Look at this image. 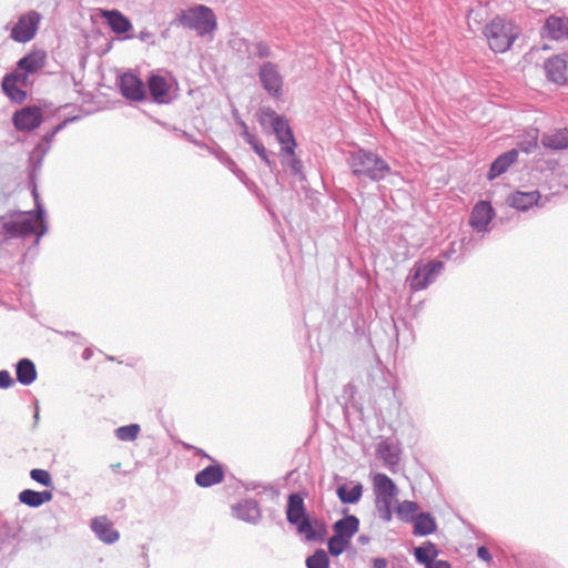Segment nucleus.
<instances>
[{
  "instance_id": "nucleus-23",
  "label": "nucleus",
  "mask_w": 568,
  "mask_h": 568,
  "mask_svg": "<svg viewBox=\"0 0 568 568\" xmlns=\"http://www.w3.org/2000/svg\"><path fill=\"white\" fill-rule=\"evenodd\" d=\"M101 16L116 34L126 33L132 29L131 21L118 10H102Z\"/></svg>"
},
{
  "instance_id": "nucleus-21",
  "label": "nucleus",
  "mask_w": 568,
  "mask_h": 568,
  "mask_svg": "<svg viewBox=\"0 0 568 568\" xmlns=\"http://www.w3.org/2000/svg\"><path fill=\"white\" fill-rule=\"evenodd\" d=\"M310 516L306 514L303 498L298 494H291L287 500L286 519L291 525H298V523L307 519Z\"/></svg>"
},
{
  "instance_id": "nucleus-26",
  "label": "nucleus",
  "mask_w": 568,
  "mask_h": 568,
  "mask_svg": "<svg viewBox=\"0 0 568 568\" xmlns=\"http://www.w3.org/2000/svg\"><path fill=\"white\" fill-rule=\"evenodd\" d=\"M547 37L554 40L568 39V18L550 16L545 23Z\"/></svg>"
},
{
  "instance_id": "nucleus-42",
  "label": "nucleus",
  "mask_w": 568,
  "mask_h": 568,
  "mask_svg": "<svg viewBox=\"0 0 568 568\" xmlns=\"http://www.w3.org/2000/svg\"><path fill=\"white\" fill-rule=\"evenodd\" d=\"M285 156V154H283ZM287 159L283 160V164L286 165L293 175L303 178V164L302 161L296 158L295 150H293V154H286Z\"/></svg>"
},
{
  "instance_id": "nucleus-59",
  "label": "nucleus",
  "mask_w": 568,
  "mask_h": 568,
  "mask_svg": "<svg viewBox=\"0 0 568 568\" xmlns=\"http://www.w3.org/2000/svg\"><path fill=\"white\" fill-rule=\"evenodd\" d=\"M443 256H444L445 258H450L452 253H450V252H444V253H443Z\"/></svg>"
},
{
  "instance_id": "nucleus-56",
  "label": "nucleus",
  "mask_w": 568,
  "mask_h": 568,
  "mask_svg": "<svg viewBox=\"0 0 568 568\" xmlns=\"http://www.w3.org/2000/svg\"><path fill=\"white\" fill-rule=\"evenodd\" d=\"M358 540L362 542V544H366L368 541V537L366 536H359Z\"/></svg>"
},
{
  "instance_id": "nucleus-35",
  "label": "nucleus",
  "mask_w": 568,
  "mask_h": 568,
  "mask_svg": "<svg viewBox=\"0 0 568 568\" xmlns=\"http://www.w3.org/2000/svg\"><path fill=\"white\" fill-rule=\"evenodd\" d=\"M436 555H437L436 546L430 541H428L426 544V546L416 547L414 550V556H415L416 560L420 564H424L426 566V568L435 561L434 557Z\"/></svg>"
},
{
  "instance_id": "nucleus-24",
  "label": "nucleus",
  "mask_w": 568,
  "mask_h": 568,
  "mask_svg": "<svg viewBox=\"0 0 568 568\" xmlns=\"http://www.w3.org/2000/svg\"><path fill=\"white\" fill-rule=\"evenodd\" d=\"M148 88L154 102L166 103L169 102L170 85L166 79L162 75L152 74L148 79Z\"/></svg>"
},
{
  "instance_id": "nucleus-40",
  "label": "nucleus",
  "mask_w": 568,
  "mask_h": 568,
  "mask_svg": "<svg viewBox=\"0 0 568 568\" xmlns=\"http://www.w3.org/2000/svg\"><path fill=\"white\" fill-rule=\"evenodd\" d=\"M140 429L138 424L121 426L115 429V436L119 440L132 442L138 437Z\"/></svg>"
},
{
  "instance_id": "nucleus-1",
  "label": "nucleus",
  "mask_w": 568,
  "mask_h": 568,
  "mask_svg": "<svg viewBox=\"0 0 568 568\" xmlns=\"http://www.w3.org/2000/svg\"><path fill=\"white\" fill-rule=\"evenodd\" d=\"M36 202H38V194L33 191ZM48 231V225L44 221V210L39 203L37 209L32 212L21 213L17 220H7L6 216H0V243L17 237H26L36 233L37 237L34 244H39L41 236Z\"/></svg>"
},
{
  "instance_id": "nucleus-27",
  "label": "nucleus",
  "mask_w": 568,
  "mask_h": 568,
  "mask_svg": "<svg viewBox=\"0 0 568 568\" xmlns=\"http://www.w3.org/2000/svg\"><path fill=\"white\" fill-rule=\"evenodd\" d=\"M375 497L396 498L398 488L385 474L378 473L373 478Z\"/></svg>"
},
{
  "instance_id": "nucleus-45",
  "label": "nucleus",
  "mask_w": 568,
  "mask_h": 568,
  "mask_svg": "<svg viewBox=\"0 0 568 568\" xmlns=\"http://www.w3.org/2000/svg\"><path fill=\"white\" fill-rule=\"evenodd\" d=\"M77 120V116L69 118L60 122L57 126H54L51 131H49L41 140L47 141L48 144L52 145L54 136L62 131L69 122Z\"/></svg>"
},
{
  "instance_id": "nucleus-60",
  "label": "nucleus",
  "mask_w": 568,
  "mask_h": 568,
  "mask_svg": "<svg viewBox=\"0 0 568 568\" xmlns=\"http://www.w3.org/2000/svg\"><path fill=\"white\" fill-rule=\"evenodd\" d=\"M67 335H75L74 332H67Z\"/></svg>"
},
{
  "instance_id": "nucleus-7",
  "label": "nucleus",
  "mask_w": 568,
  "mask_h": 568,
  "mask_svg": "<svg viewBox=\"0 0 568 568\" xmlns=\"http://www.w3.org/2000/svg\"><path fill=\"white\" fill-rule=\"evenodd\" d=\"M258 79L262 88L272 98H280L283 94L284 79L276 63L266 61L260 65Z\"/></svg>"
},
{
  "instance_id": "nucleus-22",
  "label": "nucleus",
  "mask_w": 568,
  "mask_h": 568,
  "mask_svg": "<svg viewBox=\"0 0 568 568\" xmlns=\"http://www.w3.org/2000/svg\"><path fill=\"white\" fill-rule=\"evenodd\" d=\"M223 479V468L217 464L209 465L195 475L196 485L203 488L220 484Z\"/></svg>"
},
{
  "instance_id": "nucleus-48",
  "label": "nucleus",
  "mask_w": 568,
  "mask_h": 568,
  "mask_svg": "<svg viewBox=\"0 0 568 568\" xmlns=\"http://www.w3.org/2000/svg\"><path fill=\"white\" fill-rule=\"evenodd\" d=\"M232 173L243 183L246 187H251V185H254L252 181L248 180L246 173L241 170L239 166L235 168V170L232 171Z\"/></svg>"
},
{
  "instance_id": "nucleus-14",
  "label": "nucleus",
  "mask_w": 568,
  "mask_h": 568,
  "mask_svg": "<svg viewBox=\"0 0 568 568\" xmlns=\"http://www.w3.org/2000/svg\"><path fill=\"white\" fill-rule=\"evenodd\" d=\"M26 85L27 77L21 74L19 71L7 74L2 80V90L8 98L17 103H21L26 100L27 93L23 89L19 88L18 84Z\"/></svg>"
},
{
  "instance_id": "nucleus-33",
  "label": "nucleus",
  "mask_w": 568,
  "mask_h": 568,
  "mask_svg": "<svg viewBox=\"0 0 568 568\" xmlns=\"http://www.w3.org/2000/svg\"><path fill=\"white\" fill-rule=\"evenodd\" d=\"M539 130L537 128H527L520 135L518 148L527 154L532 153L538 148Z\"/></svg>"
},
{
  "instance_id": "nucleus-25",
  "label": "nucleus",
  "mask_w": 568,
  "mask_h": 568,
  "mask_svg": "<svg viewBox=\"0 0 568 568\" xmlns=\"http://www.w3.org/2000/svg\"><path fill=\"white\" fill-rule=\"evenodd\" d=\"M518 150L511 149L503 154H500L495 161L491 163L490 169L488 171L487 178L488 180H494L497 176L505 173L508 168L517 161Z\"/></svg>"
},
{
  "instance_id": "nucleus-44",
  "label": "nucleus",
  "mask_w": 568,
  "mask_h": 568,
  "mask_svg": "<svg viewBox=\"0 0 568 568\" xmlns=\"http://www.w3.org/2000/svg\"><path fill=\"white\" fill-rule=\"evenodd\" d=\"M348 545L349 542L338 539L336 536H332L327 542L328 551L332 556H339Z\"/></svg>"
},
{
  "instance_id": "nucleus-34",
  "label": "nucleus",
  "mask_w": 568,
  "mask_h": 568,
  "mask_svg": "<svg viewBox=\"0 0 568 568\" xmlns=\"http://www.w3.org/2000/svg\"><path fill=\"white\" fill-rule=\"evenodd\" d=\"M336 494L343 504H356L363 495V485L357 483L353 486L341 485L336 489Z\"/></svg>"
},
{
  "instance_id": "nucleus-29",
  "label": "nucleus",
  "mask_w": 568,
  "mask_h": 568,
  "mask_svg": "<svg viewBox=\"0 0 568 568\" xmlns=\"http://www.w3.org/2000/svg\"><path fill=\"white\" fill-rule=\"evenodd\" d=\"M17 381L24 385H31L37 379L36 365L29 358H22L16 366Z\"/></svg>"
},
{
  "instance_id": "nucleus-20",
  "label": "nucleus",
  "mask_w": 568,
  "mask_h": 568,
  "mask_svg": "<svg viewBox=\"0 0 568 568\" xmlns=\"http://www.w3.org/2000/svg\"><path fill=\"white\" fill-rule=\"evenodd\" d=\"M540 194L538 191H516L507 200L508 204L519 211H527L539 204Z\"/></svg>"
},
{
  "instance_id": "nucleus-32",
  "label": "nucleus",
  "mask_w": 568,
  "mask_h": 568,
  "mask_svg": "<svg viewBox=\"0 0 568 568\" xmlns=\"http://www.w3.org/2000/svg\"><path fill=\"white\" fill-rule=\"evenodd\" d=\"M241 45L245 47V50L247 52L248 59H267L272 57V49L271 47L264 42V41H257V42H247L244 39H240L237 41Z\"/></svg>"
},
{
  "instance_id": "nucleus-50",
  "label": "nucleus",
  "mask_w": 568,
  "mask_h": 568,
  "mask_svg": "<svg viewBox=\"0 0 568 568\" xmlns=\"http://www.w3.org/2000/svg\"><path fill=\"white\" fill-rule=\"evenodd\" d=\"M136 38L143 42H148L150 39L153 38V34L149 30L143 29L139 32Z\"/></svg>"
},
{
  "instance_id": "nucleus-58",
  "label": "nucleus",
  "mask_w": 568,
  "mask_h": 568,
  "mask_svg": "<svg viewBox=\"0 0 568 568\" xmlns=\"http://www.w3.org/2000/svg\"><path fill=\"white\" fill-rule=\"evenodd\" d=\"M33 418H34L36 423L39 420V410H38V408L36 409Z\"/></svg>"
},
{
  "instance_id": "nucleus-52",
  "label": "nucleus",
  "mask_w": 568,
  "mask_h": 568,
  "mask_svg": "<svg viewBox=\"0 0 568 568\" xmlns=\"http://www.w3.org/2000/svg\"><path fill=\"white\" fill-rule=\"evenodd\" d=\"M387 560L385 558H374L372 568H387Z\"/></svg>"
},
{
  "instance_id": "nucleus-11",
  "label": "nucleus",
  "mask_w": 568,
  "mask_h": 568,
  "mask_svg": "<svg viewBox=\"0 0 568 568\" xmlns=\"http://www.w3.org/2000/svg\"><path fill=\"white\" fill-rule=\"evenodd\" d=\"M232 515L244 523L257 525L262 518L260 504L253 498L242 499L231 507Z\"/></svg>"
},
{
  "instance_id": "nucleus-53",
  "label": "nucleus",
  "mask_w": 568,
  "mask_h": 568,
  "mask_svg": "<svg viewBox=\"0 0 568 568\" xmlns=\"http://www.w3.org/2000/svg\"><path fill=\"white\" fill-rule=\"evenodd\" d=\"M427 568H452L450 564L446 560H435Z\"/></svg>"
},
{
  "instance_id": "nucleus-4",
  "label": "nucleus",
  "mask_w": 568,
  "mask_h": 568,
  "mask_svg": "<svg viewBox=\"0 0 568 568\" xmlns=\"http://www.w3.org/2000/svg\"><path fill=\"white\" fill-rule=\"evenodd\" d=\"M484 34L489 48L494 52L503 53L511 47L518 37V29L510 20L497 17L485 27Z\"/></svg>"
},
{
  "instance_id": "nucleus-5",
  "label": "nucleus",
  "mask_w": 568,
  "mask_h": 568,
  "mask_svg": "<svg viewBox=\"0 0 568 568\" xmlns=\"http://www.w3.org/2000/svg\"><path fill=\"white\" fill-rule=\"evenodd\" d=\"M443 270L444 263L440 261L432 260L426 263L422 261L416 262L407 277L410 290L418 292L427 288L435 282Z\"/></svg>"
},
{
  "instance_id": "nucleus-16",
  "label": "nucleus",
  "mask_w": 568,
  "mask_h": 568,
  "mask_svg": "<svg viewBox=\"0 0 568 568\" xmlns=\"http://www.w3.org/2000/svg\"><path fill=\"white\" fill-rule=\"evenodd\" d=\"M91 529L95 536L104 544H115L120 534L113 528L112 521L106 516L95 517L91 520Z\"/></svg>"
},
{
  "instance_id": "nucleus-6",
  "label": "nucleus",
  "mask_w": 568,
  "mask_h": 568,
  "mask_svg": "<svg viewBox=\"0 0 568 568\" xmlns=\"http://www.w3.org/2000/svg\"><path fill=\"white\" fill-rule=\"evenodd\" d=\"M42 16L36 10H29L21 14L17 23L11 28L10 38L18 43L31 41L39 29Z\"/></svg>"
},
{
  "instance_id": "nucleus-37",
  "label": "nucleus",
  "mask_w": 568,
  "mask_h": 568,
  "mask_svg": "<svg viewBox=\"0 0 568 568\" xmlns=\"http://www.w3.org/2000/svg\"><path fill=\"white\" fill-rule=\"evenodd\" d=\"M394 499L395 498L375 497V507L378 513V517L385 523H389L392 520V505Z\"/></svg>"
},
{
  "instance_id": "nucleus-57",
  "label": "nucleus",
  "mask_w": 568,
  "mask_h": 568,
  "mask_svg": "<svg viewBox=\"0 0 568 568\" xmlns=\"http://www.w3.org/2000/svg\"><path fill=\"white\" fill-rule=\"evenodd\" d=\"M83 358H84V359H89V358H90L89 349H85V351L83 352Z\"/></svg>"
},
{
  "instance_id": "nucleus-51",
  "label": "nucleus",
  "mask_w": 568,
  "mask_h": 568,
  "mask_svg": "<svg viewBox=\"0 0 568 568\" xmlns=\"http://www.w3.org/2000/svg\"><path fill=\"white\" fill-rule=\"evenodd\" d=\"M40 493V505L42 506L44 503L50 501L53 498V494L49 490L39 491Z\"/></svg>"
},
{
  "instance_id": "nucleus-17",
  "label": "nucleus",
  "mask_w": 568,
  "mask_h": 568,
  "mask_svg": "<svg viewBox=\"0 0 568 568\" xmlns=\"http://www.w3.org/2000/svg\"><path fill=\"white\" fill-rule=\"evenodd\" d=\"M45 62L47 53L43 50H34L18 61L16 71L26 74L28 78L29 74H33L44 68Z\"/></svg>"
},
{
  "instance_id": "nucleus-18",
  "label": "nucleus",
  "mask_w": 568,
  "mask_h": 568,
  "mask_svg": "<svg viewBox=\"0 0 568 568\" xmlns=\"http://www.w3.org/2000/svg\"><path fill=\"white\" fill-rule=\"evenodd\" d=\"M376 455L383 460L385 467L394 470L400 459V448L390 440H382L377 445Z\"/></svg>"
},
{
  "instance_id": "nucleus-12",
  "label": "nucleus",
  "mask_w": 568,
  "mask_h": 568,
  "mask_svg": "<svg viewBox=\"0 0 568 568\" xmlns=\"http://www.w3.org/2000/svg\"><path fill=\"white\" fill-rule=\"evenodd\" d=\"M297 534L307 542H323L327 536V527L321 519H304L295 526Z\"/></svg>"
},
{
  "instance_id": "nucleus-15",
  "label": "nucleus",
  "mask_w": 568,
  "mask_h": 568,
  "mask_svg": "<svg viewBox=\"0 0 568 568\" xmlns=\"http://www.w3.org/2000/svg\"><path fill=\"white\" fill-rule=\"evenodd\" d=\"M495 216L493 206L487 201H479L473 209L469 224L476 232H486Z\"/></svg>"
},
{
  "instance_id": "nucleus-19",
  "label": "nucleus",
  "mask_w": 568,
  "mask_h": 568,
  "mask_svg": "<svg viewBox=\"0 0 568 568\" xmlns=\"http://www.w3.org/2000/svg\"><path fill=\"white\" fill-rule=\"evenodd\" d=\"M359 529V519L354 515H347L342 519H338L333 525L334 536L338 539L351 542L352 537Z\"/></svg>"
},
{
  "instance_id": "nucleus-13",
  "label": "nucleus",
  "mask_w": 568,
  "mask_h": 568,
  "mask_svg": "<svg viewBox=\"0 0 568 568\" xmlns=\"http://www.w3.org/2000/svg\"><path fill=\"white\" fill-rule=\"evenodd\" d=\"M119 87L122 95L131 101H143L145 99V87L140 78L128 72L120 77Z\"/></svg>"
},
{
  "instance_id": "nucleus-2",
  "label": "nucleus",
  "mask_w": 568,
  "mask_h": 568,
  "mask_svg": "<svg viewBox=\"0 0 568 568\" xmlns=\"http://www.w3.org/2000/svg\"><path fill=\"white\" fill-rule=\"evenodd\" d=\"M346 161L352 174L359 181L379 182L392 171L389 164L382 156L363 148L349 151Z\"/></svg>"
},
{
  "instance_id": "nucleus-10",
  "label": "nucleus",
  "mask_w": 568,
  "mask_h": 568,
  "mask_svg": "<svg viewBox=\"0 0 568 568\" xmlns=\"http://www.w3.org/2000/svg\"><path fill=\"white\" fill-rule=\"evenodd\" d=\"M545 71L549 81L560 85L568 83V53L549 58L545 62Z\"/></svg>"
},
{
  "instance_id": "nucleus-38",
  "label": "nucleus",
  "mask_w": 568,
  "mask_h": 568,
  "mask_svg": "<svg viewBox=\"0 0 568 568\" xmlns=\"http://www.w3.org/2000/svg\"><path fill=\"white\" fill-rule=\"evenodd\" d=\"M306 568H328L329 558L324 549H316L305 560Z\"/></svg>"
},
{
  "instance_id": "nucleus-55",
  "label": "nucleus",
  "mask_w": 568,
  "mask_h": 568,
  "mask_svg": "<svg viewBox=\"0 0 568 568\" xmlns=\"http://www.w3.org/2000/svg\"><path fill=\"white\" fill-rule=\"evenodd\" d=\"M239 125L241 128V135L242 138L244 139V132H245V129L248 130V126L246 125V123L243 121V120H240L239 121Z\"/></svg>"
},
{
  "instance_id": "nucleus-28",
  "label": "nucleus",
  "mask_w": 568,
  "mask_h": 568,
  "mask_svg": "<svg viewBox=\"0 0 568 568\" xmlns=\"http://www.w3.org/2000/svg\"><path fill=\"white\" fill-rule=\"evenodd\" d=\"M244 141L252 148V150L258 155V158L271 169L276 168V162L271 158V153L266 150L260 139L245 129Z\"/></svg>"
},
{
  "instance_id": "nucleus-46",
  "label": "nucleus",
  "mask_w": 568,
  "mask_h": 568,
  "mask_svg": "<svg viewBox=\"0 0 568 568\" xmlns=\"http://www.w3.org/2000/svg\"><path fill=\"white\" fill-rule=\"evenodd\" d=\"M216 158L217 160L223 164L225 165L231 172L233 170H235V168L237 166L236 163L231 159V156L224 152V151H219L216 153Z\"/></svg>"
},
{
  "instance_id": "nucleus-43",
  "label": "nucleus",
  "mask_w": 568,
  "mask_h": 568,
  "mask_svg": "<svg viewBox=\"0 0 568 568\" xmlns=\"http://www.w3.org/2000/svg\"><path fill=\"white\" fill-rule=\"evenodd\" d=\"M30 477L34 481L41 484L42 486H45V487H52L53 486V481H52L51 475L45 469L34 468V469H32L30 471Z\"/></svg>"
},
{
  "instance_id": "nucleus-31",
  "label": "nucleus",
  "mask_w": 568,
  "mask_h": 568,
  "mask_svg": "<svg viewBox=\"0 0 568 568\" xmlns=\"http://www.w3.org/2000/svg\"><path fill=\"white\" fill-rule=\"evenodd\" d=\"M541 143L545 148L551 150L568 149V130L561 129L551 133L544 134Z\"/></svg>"
},
{
  "instance_id": "nucleus-36",
  "label": "nucleus",
  "mask_w": 568,
  "mask_h": 568,
  "mask_svg": "<svg viewBox=\"0 0 568 568\" xmlns=\"http://www.w3.org/2000/svg\"><path fill=\"white\" fill-rule=\"evenodd\" d=\"M418 504L410 500H404L396 507L398 518L405 523H410L415 519L418 510Z\"/></svg>"
},
{
  "instance_id": "nucleus-41",
  "label": "nucleus",
  "mask_w": 568,
  "mask_h": 568,
  "mask_svg": "<svg viewBox=\"0 0 568 568\" xmlns=\"http://www.w3.org/2000/svg\"><path fill=\"white\" fill-rule=\"evenodd\" d=\"M19 500L32 508L40 507V493L32 489H24L19 494Z\"/></svg>"
},
{
  "instance_id": "nucleus-54",
  "label": "nucleus",
  "mask_w": 568,
  "mask_h": 568,
  "mask_svg": "<svg viewBox=\"0 0 568 568\" xmlns=\"http://www.w3.org/2000/svg\"><path fill=\"white\" fill-rule=\"evenodd\" d=\"M184 447H185L186 449H189V450H191V449H195V450H196V455H202V456H205V457L210 458V457H209V456H207V455H206L202 449L195 448V447H194V446H192V445H187V444H185V445H184Z\"/></svg>"
},
{
  "instance_id": "nucleus-9",
  "label": "nucleus",
  "mask_w": 568,
  "mask_h": 568,
  "mask_svg": "<svg viewBox=\"0 0 568 568\" xmlns=\"http://www.w3.org/2000/svg\"><path fill=\"white\" fill-rule=\"evenodd\" d=\"M270 115L274 116L272 126L277 141L282 144V153L293 154V150L296 148V141L287 120L284 116L276 115L273 111L270 112Z\"/></svg>"
},
{
  "instance_id": "nucleus-30",
  "label": "nucleus",
  "mask_w": 568,
  "mask_h": 568,
  "mask_svg": "<svg viewBox=\"0 0 568 568\" xmlns=\"http://www.w3.org/2000/svg\"><path fill=\"white\" fill-rule=\"evenodd\" d=\"M412 523H414V534L417 536H428L437 529L436 520L429 513L417 514Z\"/></svg>"
},
{
  "instance_id": "nucleus-47",
  "label": "nucleus",
  "mask_w": 568,
  "mask_h": 568,
  "mask_svg": "<svg viewBox=\"0 0 568 568\" xmlns=\"http://www.w3.org/2000/svg\"><path fill=\"white\" fill-rule=\"evenodd\" d=\"M14 384L10 373L6 369L0 371V388L7 389L10 388Z\"/></svg>"
},
{
  "instance_id": "nucleus-39",
  "label": "nucleus",
  "mask_w": 568,
  "mask_h": 568,
  "mask_svg": "<svg viewBox=\"0 0 568 568\" xmlns=\"http://www.w3.org/2000/svg\"><path fill=\"white\" fill-rule=\"evenodd\" d=\"M51 145L48 144L47 141L40 140L39 143L34 146L33 151L30 155V161H32L34 164V170L40 169L42 165V161L47 153L50 151Z\"/></svg>"
},
{
  "instance_id": "nucleus-49",
  "label": "nucleus",
  "mask_w": 568,
  "mask_h": 568,
  "mask_svg": "<svg viewBox=\"0 0 568 568\" xmlns=\"http://www.w3.org/2000/svg\"><path fill=\"white\" fill-rule=\"evenodd\" d=\"M477 556H478L479 559H481V560H484L486 562H491L493 561V556L490 555L488 548L485 547V546L478 547Z\"/></svg>"
},
{
  "instance_id": "nucleus-8",
  "label": "nucleus",
  "mask_w": 568,
  "mask_h": 568,
  "mask_svg": "<svg viewBox=\"0 0 568 568\" xmlns=\"http://www.w3.org/2000/svg\"><path fill=\"white\" fill-rule=\"evenodd\" d=\"M43 122L42 109L38 105H27L16 111L12 123L18 131L30 132L38 129Z\"/></svg>"
},
{
  "instance_id": "nucleus-3",
  "label": "nucleus",
  "mask_w": 568,
  "mask_h": 568,
  "mask_svg": "<svg viewBox=\"0 0 568 568\" xmlns=\"http://www.w3.org/2000/svg\"><path fill=\"white\" fill-rule=\"evenodd\" d=\"M174 22L194 31L199 37L211 36L217 29V18L214 11L205 4H195L181 10Z\"/></svg>"
}]
</instances>
